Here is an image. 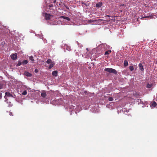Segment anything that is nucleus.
Returning a JSON list of instances; mask_svg holds the SVG:
<instances>
[{"label":"nucleus","mask_w":157,"mask_h":157,"mask_svg":"<svg viewBox=\"0 0 157 157\" xmlns=\"http://www.w3.org/2000/svg\"><path fill=\"white\" fill-rule=\"evenodd\" d=\"M60 18H63L64 19L63 21L66 22V24L67 25H70V22L71 21V20L70 18L68 17L65 16H62L60 17Z\"/></svg>","instance_id":"1"},{"label":"nucleus","mask_w":157,"mask_h":157,"mask_svg":"<svg viewBox=\"0 0 157 157\" xmlns=\"http://www.w3.org/2000/svg\"><path fill=\"white\" fill-rule=\"evenodd\" d=\"M43 16L45 17V19L46 20H50L52 17V15L46 13H43Z\"/></svg>","instance_id":"2"},{"label":"nucleus","mask_w":157,"mask_h":157,"mask_svg":"<svg viewBox=\"0 0 157 157\" xmlns=\"http://www.w3.org/2000/svg\"><path fill=\"white\" fill-rule=\"evenodd\" d=\"M104 70L110 73H117V71L115 69L111 68H106Z\"/></svg>","instance_id":"3"},{"label":"nucleus","mask_w":157,"mask_h":157,"mask_svg":"<svg viewBox=\"0 0 157 157\" xmlns=\"http://www.w3.org/2000/svg\"><path fill=\"white\" fill-rule=\"evenodd\" d=\"M12 97L14 98H15L16 96L15 95H12L10 93L8 92H6L5 93V96L4 97V98L5 99H6V97Z\"/></svg>","instance_id":"4"},{"label":"nucleus","mask_w":157,"mask_h":157,"mask_svg":"<svg viewBox=\"0 0 157 157\" xmlns=\"http://www.w3.org/2000/svg\"><path fill=\"white\" fill-rule=\"evenodd\" d=\"M11 58L13 60H16L17 58V54L16 53L12 54L10 56Z\"/></svg>","instance_id":"5"},{"label":"nucleus","mask_w":157,"mask_h":157,"mask_svg":"<svg viewBox=\"0 0 157 157\" xmlns=\"http://www.w3.org/2000/svg\"><path fill=\"white\" fill-rule=\"evenodd\" d=\"M102 3L101 2H99L98 3H96V6L97 9H98L99 8L102 6Z\"/></svg>","instance_id":"6"},{"label":"nucleus","mask_w":157,"mask_h":157,"mask_svg":"<svg viewBox=\"0 0 157 157\" xmlns=\"http://www.w3.org/2000/svg\"><path fill=\"white\" fill-rule=\"evenodd\" d=\"M105 47L107 48H109V46L107 47V45L106 44H100L99 46V48H105Z\"/></svg>","instance_id":"7"},{"label":"nucleus","mask_w":157,"mask_h":157,"mask_svg":"<svg viewBox=\"0 0 157 157\" xmlns=\"http://www.w3.org/2000/svg\"><path fill=\"white\" fill-rule=\"evenodd\" d=\"M139 69L141 71H143L144 70L142 64L140 63H139Z\"/></svg>","instance_id":"8"},{"label":"nucleus","mask_w":157,"mask_h":157,"mask_svg":"<svg viewBox=\"0 0 157 157\" xmlns=\"http://www.w3.org/2000/svg\"><path fill=\"white\" fill-rule=\"evenodd\" d=\"M24 74L26 76L28 77H31L32 76L31 74L29 73L28 72L25 71L24 73Z\"/></svg>","instance_id":"9"},{"label":"nucleus","mask_w":157,"mask_h":157,"mask_svg":"<svg viewBox=\"0 0 157 157\" xmlns=\"http://www.w3.org/2000/svg\"><path fill=\"white\" fill-rule=\"evenodd\" d=\"M58 72L57 71H55L52 72V75L54 76H56Z\"/></svg>","instance_id":"10"},{"label":"nucleus","mask_w":157,"mask_h":157,"mask_svg":"<svg viewBox=\"0 0 157 157\" xmlns=\"http://www.w3.org/2000/svg\"><path fill=\"white\" fill-rule=\"evenodd\" d=\"M47 94L45 92H42L41 94V96L43 98H45Z\"/></svg>","instance_id":"11"},{"label":"nucleus","mask_w":157,"mask_h":157,"mask_svg":"<svg viewBox=\"0 0 157 157\" xmlns=\"http://www.w3.org/2000/svg\"><path fill=\"white\" fill-rule=\"evenodd\" d=\"M156 103L155 102H154L151 103V107H154L156 106Z\"/></svg>","instance_id":"12"},{"label":"nucleus","mask_w":157,"mask_h":157,"mask_svg":"<svg viewBox=\"0 0 157 157\" xmlns=\"http://www.w3.org/2000/svg\"><path fill=\"white\" fill-rule=\"evenodd\" d=\"M29 59L31 62L32 63H33L34 60L33 59V57L32 56H30L29 57Z\"/></svg>","instance_id":"13"},{"label":"nucleus","mask_w":157,"mask_h":157,"mask_svg":"<svg viewBox=\"0 0 157 157\" xmlns=\"http://www.w3.org/2000/svg\"><path fill=\"white\" fill-rule=\"evenodd\" d=\"M54 63H51L49 65V67H48V68L49 69H51L52 68L54 65Z\"/></svg>","instance_id":"14"},{"label":"nucleus","mask_w":157,"mask_h":157,"mask_svg":"<svg viewBox=\"0 0 157 157\" xmlns=\"http://www.w3.org/2000/svg\"><path fill=\"white\" fill-rule=\"evenodd\" d=\"M46 63L48 64L51 63H52V61L50 59H48L46 61Z\"/></svg>","instance_id":"15"},{"label":"nucleus","mask_w":157,"mask_h":157,"mask_svg":"<svg viewBox=\"0 0 157 157\" xmlns=\"http://www.w3.org/2000/svg\"><path fill=\"white\" fill-rule=\"evenodd\" d=\"M124 66H127L128 65V61L127 60H124Z\"/></svg>","instance_id":"16"},{"label":"nucleus","mask_w":157,"mask_h":157,"mask_svg":"<svg viewBox=\"0 0 157 157\" xmlns=\"http://www.w3.org/2000/svg\"><path fill=\"white\" fill-rule=\"evenodd\" d=\"M28 63V60H26L23 61L22 62V64H26Z\"/></svg>","instance_id":"17"},{"label":"nucleus","mask_w":157,"mask_h":157,"mask_svg":"<svg viewBox=\"0 0 157 157\" xmlns=\"http://www.w3.org/2000/svg\"><path fill=\"white\" fill-rule=\"evenodd\" d=\"M111 50H108L107 51H106L105 52V55H106L109 54V53L111 52Z\"/></svg>","instance_id":"18"},{"label":"nucleus","mask_w":157,"mask_h":157,"mask_svg":"<svg viewBox=\"0 0 157 157\" xmlns=\"http://www.w3.org/2000/svg\"><path fill=\"white\" fill-rule=\"evenodd\" d=\"M21 94L22 95H26L27 94V91L26 90H25L23 92H22Z\"/></svg>","instance_id":"19"},{"label":"nucleus","mask_w":157,"mask_h":157,"mask_svg":"<svg viewBox=\"0 0 157 157\" xmlns=\"http://www.w3.org/2000/svg\"><path fill=\"white\" fill-rule=\"evenodd\" d=\"M129 69L131 71H132L134 70V67L132 66H130Z\"/></svg>","instance_id":"20"},{"label":"nucleus","mask_w":157,"mask_h":157,"mask_svg":"<svg viewBox=\"0 0 157 157\" xmlns=\"http://www.w3.org/2000/svg\"><path fill=\"white\" fill-rule=\"evenodd\" d=\"M152 86V84H147V88H150Z\"/></svg>","instance_id":"21"},{"label":"nucleus","mask_w":157,"mask_h":157,"mask_svg":"<svg viewBox=\"0 0 157 157\" xmlns=\"http://www.w3.org/2000/svg\"><path fill=\"white\" fill-rule=\"evenodd\" d=\"M66 49L68 51H70L71 50L70 47L67 46H66Z\"/></svg>","instance_id":"22"},{"label":"nucleus","mask_w":157,"mask_h":157,"mask_svg":"<svg viewBox=\"0 0 157 157\" xmlns=\"http://www.w3.org/2000/svg\"><path fill=\"white\" fill-rule=\"evenodd\" d=\"M22 64V62H21L20 61H19L18 63H17V66H20V65H21Z\"/></svg>","instance_id":"23"},{"label":"nucleus","mask_w":157,"mask_h":157,"mask_svg":"<svg viewBox=\"0 0 157 157\" xmlns=\"http://www.w3.org/2000/svg\"><path fill=\"white\" fill-rule=\"evenodd\" d=\"M109 101H112L113 100V99L112 97H109Z\"/></svg>","instance_id":"24"},{"label":"nucleus","mask_w":157,"mask_h":157,"mask_svg":"<svg viewBox=\"0 0 157 157\" xmlns=\"http://www.w3.org/2000/svg\"><path fill=\"white\" fill-rule=\"evenodd\" d=\"M124 113L125 114H126L129 111L128 110H126V111L124 110Z\"/></svg>","instance_id":"25"},{"label":"nucleus","mask_w":157,"mask_h":157,"mask_svg":"<svg viewBox=\"0 0 157 157\" xmlns=\"http://www.w3.org/2000/svg\"><path fill=\"white\" fill-rule=\"evenodd\" d=\"M3 88V85L2 84H0V89Z\"/></svg>","instance_id":"26"},{"label":"nucleus","mask_w":157,"mask_h":157,"mask_svg":"<svg viewBox=\"0 0 157 157\" xmlns=\"http://www.w3.org/2000/svg\"><path fill=\"white\" fill-rule=\"evenodd\" d=\"M151 17L150 16H145L144 17H143V18H145V17Z\"/></svg>","instance_id":"27"},{"label":"nucleus","mask_w":157,"mask_h":157,"mask_svg":"<svg viewBox=\"0 0 157 157\" xmlns=\"http://www.w3.org/2000/svg\"><path fill=\"white\" fill-rule=\"evenodd\" d=\"M35 72L36 73H37V72H38V70L37 69H35Z\"/></svg>","instance_id":"28"},{"label":"nucleus","mask_w":157,"mask_h":157,"mask_svg":"<svg viewBox=\"0 0 157 157\" xmlns=\"http://www.w3.org/2000/svg\"><path fill=\"white\" fill-rule=\"evenodd\" d=\"M9 113L10 115V116H13L12 113L11 112H9Z\"/></svg>","instance_id":"29"},{"label":"nucleus","mask_w":157,"mask_h":157,"mask_svg":"<svg viewBox=\"0 0 157 157\" xmlns=\"http://www.w3.org/2000/svg\"><path fill=\"white\" fill-rule=\"evenodd\" d=\"M52 6V4H50V5H49V6L50 7Z\"/></svg>","instance_id":"30"},{"label":"nucleus","mask_w":157,"mask_h":157,"mask_svg":"<svg viewBox=\"0 0 157 157\" xmlns=\"http://www.w3.org/2000/svg\"><path fill=\"white\" fill-rule=\"evenodd\" d=\"M53 2L54 3H55L56 2V0H53Z\"/></svg>","instance_id":"31"},{"label":"nucleus","mask_w":157,"mask_h":157,"mask_svg":"<svg viewBox=\"0 0 157 157\" xmlns=\"http://www.w3.org/2000/svg\"><path fill=\"white\" fill-rule=\"evenodd\" d=\"M1 94H1L0 93V98H1V97H2Z\"/></svg>","instance_id":"32"},{"label":"nucleus","mask_w":157,"mask_h":157,"mask_svg":"<svg viewBox=\"0 0 157 157\" xmlns=\"http://www.w3.org/2000/svg\"><path fill=\"white\" fill-rule=\"evenodd\" d=\"M39 102V101H36V103H38Z\"/></svg>","instance_id":"33"},{"label":"nucleus","mask_w":157,"mask_h":157,"mask_svg":"<svg viewBox=\"0 0 157 157\" xmlns=\"http://www.w3.org/2000/svg\"><path fill=\"white\" fill-rule=\"evenodd\" d=\"M86 49L88 51V48H86Z\"/></svg>","instance_id":"34"},{"label":"nucleus","mask_w":157,"mask_h":157,"mask_svg":"<svg viewBox=\"0 0 157 157\" xmlns=\"http://www.w3.org/2000/svg\"><path fill=\"white\" fill-rule=\"evenodd\" d=\"M130 115V116H131V115H130V114H129L128 115Z\"/></svg>","instance_id":"35"}]
</instances>
